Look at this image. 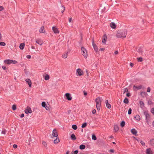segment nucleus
<instances>
[{
    "label": "nucleus",
    "instance_id": "37998d69",
    "mask_svg": "<svg viewBox=\"0 0 154 154\" xmlns=\"http://www.w3.org/2000/svg\"><path fill=\"white\" fill-rule=\"evenodd\" d=\"M12 108L13 110H15L16 109V106L15 105H13L12 106Z\"/></svg>",
    "mask_w": 154,
    "mask_h": 154
},
{
    "label": "nucleus",
    "instance_id": "2f4dec72",
    "mask_svg": "<svg viewBox=\"0 0 154 154\" xmlns=\"http://www.w3.org/2000/svg\"><path fill=\"white\" fill-rule=\"evenodd\" d=\"M72 128L74 130H76L77 129V127L76 125H73L72 126Z\"/></svg>",
    "mask_w": 154,
    "mask_h": 154
},
{
    "label": "nucleus",
    "instance_id": "c9c22d12",
    "mask_svg": "<svg viewBox=\"0 0 154 154\" xmlns=\"http://www.w3.org/2000/svg\"><path fill=\"white\" fill-rule=\"evenodd\" d=\"M92 139L94 140H97V138L95 135L94 134L92 135Z\"/></svg>",
    "mask_w": 154,
    "mask_h": 154
},
{
    "label": "nucleus",
    "instance_id": "39448f33",
    "mask_svg": "<svg viewBox=\"0 0 154 154\" xmlns=\"http://www.w3.org/2000/svg\"><path fill=\"white\" fill-rule=\"evenodd\" d=\"M144 114L146 116V120L147 123L148 122L150 121V117L149 114L147 112H144Z\"/></svg>",
    "mask_w": 154,
    "mask_h": 154
},
{
    "label": "nucleus",
    "instance_id": "9d476101",
    "mask_svg": "<svg viewBox=\"0 0 154 154\" xmlns=\"http://www.w3.org/2000/svg\"><path fill=\"white\" fill-rule=\"evenodd\" d=\"M92 45L95 51L97 52L98 51V48L97 47L94 43V41L93 40L92 42Z\"/></svg>",
    "mask_w": 154,
    "mask_h": 154
},
{
    "label": "nucleus",
    "instance_id": "052dcab7",
    "mask_svg": "<svg viewBox=\"0 0 154 154\" xmlns=\"http://www.w3.org/2000/svg\"><path fill=\"white\" fill-rule=\"evenodd\" d=\"M2 69L4 70H5L6 69V68L5 66H2Z\"/></svg>",
    "mask_w": 154,
    "mask_h": 154
},
{
    "label": "nucleus",
    "instance_id": "b1692460",
    "mask_svg": "<svg viewBox=\"0 0 154 154\" xmlns=\"http://www.w3.org/2000/svg\"><path fill=\"white\" fill-rule=\"evenodd\" d=\"M148 104L149 105H151L153 104V103L151 99H149L148 100Z\"/></svg>",
    "mask_w": 154,
    "mask_h": 154
},
{
    "label": "nucleus",
    "instance_id": "c85d7f7f",
    "mask_svg": "<svg viewBox=\"0 0 154 154\" xmlns=\"http://www.w3.org/2000/svg\"><path fill=\"white\" fill-rule=\"evenodd\" d=\"M85 146L84 145H81L80 146V149H85Z\"/></svg>",
    "mask_w": 154,
    "mask_h": 154
},
{
    "label": "nucleus",
    "instance_id": "5701e85b",
    "mask_svg": "<svg viewBox=\"0 0 154 154\" xmlns=\"http://www.w3.org/2000/svg\"><path fill=\"white\" fill-rule=\"evenodd\" d=\"M44 76V79L46 80H48L49 79V75H46L45 76Z\"/></svg>",
    "mask_w": 154,
    "mask_h": 154
},
{
    "label": "nucleus",
    "instance_id": "864d4df0",
    "mask_svg": "<svg viewBox=\"0 0 154 154\" xmlns=\"http://www.w3.org/2000/svg\"><path fill=\"white\" fill-rule=\"evenodd\" d=\"M3 7L2 6H0V11H2L3 9Z\"/></svg>",
    "mask_w": 154,
    "mask_h": 154
},
{
    "label": "nucleus",
    "instance_id": "0eeeda50",
    "mask_svg": "<svg viewBox=\"0 0 154 154\" xmlns=\"http://www.w3.org/2000/svg\"><path fill=\"white\" fill-rule=\"evenodd\" d=\"M65 96L66 97V99L68 100H71L72 99V97L71 96V94L69 93H66L65 94Z\"/></svg>",
    "mask_w": 154,
    "mask_h": 154
},
{
    "label": "nucleus",
    "instance_id": "e2e57ef3",
    "mask_svg": "<svg viewBox=\"0 0 154 154\" xmlns=\"http://www.w3.org/2000/svg\"><path fill=\"white\" fill-rule=\"evenodd\" d=\"M45 109L47 110H48V109H49V107H48L47 106H45Z\"/></svg>",
    "mask_w": 154,
    "mask_h": 154
},
{
    "label": "nucleus",
    "instance_id": "de8ad7c7",
    "mask_svg": "<svg viewBox=\"0 0 154 154\" xmlns=\"http://www.w3.org/2000/svg\"><path fill=\"white\" fill-rule=\"evenodd\" d=\"M131 132L132 134H135V129H133L131 130Z\"/></svg>",
    "mask_w": 154,
    "mask_h": 154
},
{
    "label": "nucleus",
    "instance_id": "f8f14e48",
    "mask_svg": "<svg viewBox=\"0 0 154 154\" xmlns=\"http://www.w3.org/2000/svg\"><path fill=\"white\" fill-rule=\"evenodd\" d=\"M146 153L147 154H153V152L151 150L150 148L147 149Z\"/></svg>",
    "mask_w": 154,
    "mask_h": 154
},
{
    "label": "nucleus",
    "instance_id": "e433bc0d",
    "mask_svg": "<svg viewBox=\"0 0 154 154\" xmlns=\"http://www.w3.org/2000/svg\"><path fill=\"white\" fill-rule=\"evenodd\" d=\"M59 141H60L59 139L57 138L56 139L54 140V143H58L59 142Z\"/></svg>",
    "mask_w": 154,
    "mask_h": 154
},
{
    "label": "nucleus",
    "instance_id": "a18cd8bd",
    "mask_svg": "<svg viewBox=\"0 0 154 154\" xmlns=\"http://www.w3.org/2000/svg\"><path fill=\"white\" fill-rule=\"evenodd\" d=\"M0 45L2 46H5V43L3 42H0Z\"/></svg>",
    "mask_w": 154,
    "mask_h": 154
},
{
    "label": "nucleus",
    "instance_id": "6e6d98bb",
    "mask_svg": "<svg viewBox=\"0 0 154 154\" xmlns=\"http://www.w3.org/2000/svg\"><path fill=\"white\" fill-rule=\"evenodd\" d=\"M26 57L28 59H30L31 57V56L30 55H27L26 56Z\"/></svg>",
    "mask_w": 154,
    "mask_h": 154
},
{
    "label": "nucleus",
    "instance_id": "1a4fd4ad",
    "mask_svg": "<svg viewBox=\"0 0 154 154\" xmlns=\"http://www.w3.org/2000/svg\"><path fill=\"white\" fill-rule=\"evenodd\" d=\"M76 72L79 75H83V72L80 69H78L76 70Z\"/></svg>",
    "mask_w": 154,
    "mask_h": 154
},
{
    "label": "nucleus",
    "instance_id": "603ef678",
    "mask_svg": "<svg viewBox=\"0 0 154 154\" xmlns=\"http://www.w3.org/2000/svg\"><path fill=\"white\" fill-rule=\"evenodd\" d=\"M118 51H116L114 53V55H116L118 54Z\"/></svg>",
    "mask_w": 154,
    "mask_h": 154
},
{
    "label": "nucleus",
    "instance_id": "9b49d317",
    "mask_svg": "<svg viewBox=\"0 0 154 154\" xmlns=\"http://www.w3.org/2000/svg\"><path fill=\"white\" fill-rule=\"evenodd\" d=\"M103 38L102 40V43L103 44H106V42L107 40L106 35L104 34L103 36Z\"/></svg>",
    "mask_w": 154,
    "mask_h": 154
},
{
    "label": "nucleus",
    "instance_id": "5fc2aeb1",
    "mask_svg": "<svg viewBox=\"0 0 154 154\" xmlns=\"http://www.w3.org/2000/svg\"><path fill=\"white\" fill-rule=\"evenodd\" d=\"M13 147L15 149L17 147V145L16 144H14L13 146Z\"/></svg>",
    "mask_w": 154,
    "mask_h": 154
},
{
    "label": "nucleus",
    "instance_id": "6e6552de",
    "mask_svg": "<svg viewBox=\"0 0 154 154\" xmlns=\"http://www.w3.org/2000/svg\"><path fill=\"white\" fill-rule=\"evenodd\" d=\"M52 29L54 33H59V31L58 29L55 26H53L52 27Z\"/></svg>",
    "mask_w": 154,
    "mask_h": 154
},
{
    "label": "nucleus",
    "instance_id": "69168bd1",
    "mask_svg": "<svg viewBox=\"0 0 154 154\" xmlns=\"http://www.w3.org/2000/svg\"><path fill=\"white\" fill-rule=\"evenodd\" d=\"M126 96H127V97H129L130 96V94L129 93H127V94H126Z\"/></svg>",
    "mask_w": 154,
    "mask_h": 154
},
{
    "label": "nucleus",
    "instance_id": "c756f323",
    "mask_svg": "<svg viewBox=\"0 0 154 154\" xmlns=\"http://www.w3.org/2000/svg\"><path fill=\"white\" fill-rule=\"evenodd\" d=\"M137 51L139 53H141L143 52L142 48H141L140 47L137 50Z\"/></svg>",
    "mask_w": 154,
    "mask_h": 154
},
{
    "label": "nucleus",
    "instance_id": "7c9ffc66",
    "mask_svg": "<svg viewBox=\"0 0 154 154\" xmlns=\"http://www.w3.org/2000/svg\"><path fill=\"white\" fill-rule=\"evenodd\" d=\"M6 130H5V129H3L2 130V134H6Z\"/></svg>",
    "mask_w": 154,
    "mask_h": 154
},
{
    "label": "nucleus",
    "instance_id": "8fccbe9b",
    "mask_svg": "<svg viewBox=\"0 0 154 154\" xmlns=\"http://www.w3.org/2000/svg\"><path fill=\"white\" fill-rule=\"evenodd\" d=\"M151 112L152 114H154V108L152 109L151 110Z\"/></svg>",
    "mask_w": 154,
    "mask_h": 154
},
{
    "label": "nucleus",
    "instance_id": "4be33fe9",
    "mask_svg": "<svg viewBox=\"0 0 154 154\" xmlns=\"http://www.w3.org/2000/svg\"><path fill=\"white\" fill-rule=\"evenodd\" d=\"M139 103L140 105V106L141 107L143 108L144 106V104L143 101H140L139 102Z\"/></svg>",
    "mask_w": 154,
    "mask_h": 154
},
{
    "label": "nucleus",
    "instance_id": "f3484780",
    "mask_svg": "<svg viewBox=\"0 0 154 154\" xmlns=\"http://www.w3.org/2000/svg\"><path fill=\"white\" fill-rule=\"evenodd\" d=\"M135 140H136L138 142L140 141V143H141V145L143 146H145V143L143 141L141 140H139L138 139H137L136 137H135Z\"/></svg>",
    "mask_w": 154,
    "mask_h": 154
},
{
    "label": "nucleus",
    "instance_id": "a211bd4d",
    "mask_svg": "<svg viewBox=\"0 0 154 154\" xmlns=\"http://www.w3.org/2000/svg\"><path fill=\"white\" fill-rule=\"evenodd\" d=\"M25 46V44L24 43H21L20 45V49L21 50H23Z\"/></svg>",
    "mask_w": 154,
    "mask_h": 154
},
{
    "label": "nucleus",
    "instance_id": "79ce46f5",
    "mask_svg": "<svg viewBox=\"0 0 154 154\" xmlns=\"http://www.w3.org/2000/svg\"><path fill=\"white\" fill-rule=\"evenodd\" d=\"M87 125V123L86 122L84 123L82 125V128H84Z\"/></svg>",
    "mask_w": 154,
    "mask_h": 154
},
{
    "label": "nucleus",
    "instance_id": "58836bf2",
    "mask_svg": "<svg viewBox=\"0 0 154 154\" xmlns=\"http://www.w3.org/2000/svg\"><path fill=\"white\" fill-rule=\"evenodd\" d=\"M124 93H125V92H127L128 91V89L127 88H125L122 90Z\"/></svg>",
    "mask_w": 154,
    "mask_h": 154
},
{
    "label": "nucleus",
    "instance_id": "2eb2a0df",
    "mask_svg": "<svg viewBox=\"0 0 154 154\" xmlns=\"http://www.w3.org/2000/svg\"><path fill=\"white\" fill-rule=\"evenodd\" d=\"M36 42L40 45H41L43 44V42L41 39H38L36 41Z\"/></svg>",
    "mask_w": 154,
    "mask_h": 154
},
{
    "label": "nucleus",
    "instance_id": "ddd939ff",
    "mask_svg": "<svg viewBox=\"0 0 154 154\" xmlns=\"http://www.w3.org/2000/svg\"><path fill=\"white\" fill-rule=\"evenodd\" d=\"M52 135L55 137H57V132L55 129H54L53 131Z\"/></svg>",
    "mask_w": 154,
    "mask_h": 154
},
{
    "label": "nucleus",
    "instance_id": "423d86ee",
    "mask_svg": "<svg viewBox=\"0 0 154 154\" xmlns=\"http://www.w3.org/2000/svg\"><path fill=\"white\" fill-rule=\"evenodd\" d=\"M25 112L26 114L29 113H31L32 112V111L30 108L29 106H27L25 110Z\"/></svg>",
    "mask_w": 154,
    "mask_h": 154
},
{
    "label": "nucleus",
    "instance_id": "20e7f679",
    "mask_svg": "<svg viewBox=\"0 0 154 154\" xmlns=\"http://www.w3.org/2000/svg\"><path fill=\"white\" fill-rule=\"evenodd\" d=\"M82 54L84 57L86 58L88 56L87 53L86 49L84 47H82L81 48Z\"/></svg>",
    "mask_w": 154,
    "mask_h": 154
},
{
    "label": "nucleus",
    "instance_id": "bb28decb",
    "mask_svg": "<svg viewBox=\"0 0 154 154\" xmlns=\"http://www.w3.org/2000/svg\"><path fill=\"white\" fill-rule=\"evenodd\" d=\"M135 119L137 120H140V116L138 115H136L135 116Z\"/></svg>",
    "mask_w": 154,
    "mask_h": 154
},
{
    "label": "nucleus",
    "instance_id": "6ab92c4d",
    "mask_svg": "<svg viewBox=\"0 0 154 154\" xmlns=\"http://www.w3.org/2000/svg\"><path fill=\"white\" fill-rule=\"evenodd\" d=\"M67 52H65L62 55V57L63 58H66L67 57Z\"/></svg>",
    "mask_w": 154,
    "mask_h": 154
},
{
    "label": "nucleus",
    "instance_id": "f704fd0d",
    "mask_svg": "<svg viewBox=\"0 0 154 154\" xmlns=\"http://www.w3.org/2000/svg\"><path fill=\"white\" fill-rule=\"evenodd\" d=\"M142 88V85H140L138 86H135V89H137L138 90L141 89Z\"/></svg>",
    "mask_w": 154,
    "mask_h": 154
},
{
    "label": "nucleus",
    "instance_id": "aec40b11",
    "mask_svg": "<svg viewBox=\"0 0 154 154\" xmlns=\"http://www.w3.org/2000/svg\"><path fill=\"white\" fill-rule=\"evenodd\" d=\"M146 93L145 92H142L140 93V95L143 97H144L146 96Z\"/></svg>",
    "mask_w": 154,
    "mask_h": 154
},
{
    "label": "nucleus",
    "instance_id": "a878e982",
    "mask_svg": "<svg viewBox=\"0 0 154 154\" xmlns=\"http://www.w3.org/2000/svg\"><path fill=\"white\" fill-rule=\"evenodd\" d=\"M71 138L72 140H75L76 139V137L74 134H72L71 135Z\"/></svg>",
    "mask_w": 154,
    "mask_h": 154
},
{
    "label": "nucleus",
    "instance_id": "393cba45",
    "mask_svg": "<svg viewBox=\"0 0 154 154\" xmlns=\"http://www.w3.org/2000/svg\"><path fill=\"white\" fill-rule=\"evenodd\" d=\"M114 128L115 130V131L116 132L117 131L119 130V128L118 126L117 125H115L114 126Z\"/></svg>",
    "mask_w": 154,
    "mask_h": 154
},
{
    "label": "nucleus",
    "instance_id": "a19ab883",
    "mask_svg": "<svg viewBox=\"0 0 154 154\" xmlns=\"http://www.w3.org/2000/svg\"><path fill=\"white\" fill-rule=\"evenodd\" d=\"M150 143L151 145H154V139H152L150 140Z\"/></svg>",
    "mask_w": 154,
    "mask_h": 154
},
{
    "label": "nucleus",
    "instance_id": "49530a36",
    "mask_svg": "<svg viewBox=\"0 0 154 154\" xmlns=\"http://www.w3.org/2000/svg\"><path fill=\"white\" fill-rule=\"evenodd\" d=\"M106 107L109 109H110L111 107L110 104L109 103L107 104H106Z\"/></svg>",
    "mask_w": 154,
    "mask_h": 154
},
{
    "label": "nucleus",
    "instance_id": "338daca9",
    "mask_svg": "<svg viewBox=\"0 0 154 154\" xmlns=\"http://www.w3.org/2000/svg\"><path fill=\"white\" fill-rule=\"evenodd\" d=\"M84 94L85 96H86L87 94V93L86 92H85V91L84 92Z\"/></svg>",
    "mask_w": 154,
    "mask_h": 154
},
{
    "label": "nucleus",
    "instance_id": "680f3d73",
    "mask_svg": "<svg viewBox=\"0 0 154 154\" xmlns=\"http://www.w3.org/2000/svg\"><path fill=\"white\" fill-rule=\"evenodd\" d=\"M62 12L63 13L64 11L65 10V8L64 7H62Z\"/></svg>",
    "mask_w": 154,
    "mask_h": 154
},
{
    "label": "nucleus",
    "instance_id": "13d9d810",
    "mask_svg": "<svg viewBox=\"0 0 154 154\" xmlns=\"http://www.w3.org/2000/svg\"><path fill=\"white\" fill-rule=\"evenodd\" d=\"M96 110L95 109H94L92 111V113L93 114H95L96 113Z\"/></svg>",
    "mask_w": 154,
    "mask_h": 154
},
{
    "label": "nucleus",
    "instance_id": "c03bdc74",
    "mask_svg": "<svg viewBox=\"0 0 154 154\" xmlns=\"http://www.w3.org/2000/svg\"><path fill=\"white\" fill-rule=\"evenodd\" d=\"M132 109H131L130 108L128 110V114L130 115L131 113Z\"/></svg>",
    "mask_w": 154,
    "mask_h": 154
},
{
    "label": "nucleus",
    "instance_id": "dca6fc26",
    "mask_svg": "<svg viewBox=\"0 0 154 154\" xmlns=\"http://www.w3.org/2000/svg\"><path fill=\"white\" fill-rule=\"evenodd\" d=\"M26 81L28 84L29 87H31L32 85V82L31 80L29 79H26Z\"/></svg>",
    "mask_w": 154,
    "mask_h": 154
},
{
    "label": "nucleus",
    "instance_id": "412c9836",
    "mask_svg": "<svg viewBox=\"0 0 154 154\" xmlns=\"http://www.w3.org/2000/svg\"><path fill=\"white\" fill-rule=\"evenodd\" d=\"M110 25L111 27L113 29H115L116 27L115 24L113 23H111L110 24Z\"/></svg>",
    "mask_w": 154,
    "mask_h": 154
},
{
    "label": "nucleus",
    "instance_id": "774afa93",
    "mask_svg": "<svg viewBox=\"0 0 154 154\" xmlns=\"http://www.w3.org/2000/svg\"><path fill=\"white\" fill-rule=\"evenodd\" d=\"M24 116V114H22L20 115V117H21V118H23V117Z\"/></svg>",
    "mask_w": 154,
    "mask_h": 154
},
{
    "label": "nucleus",
    "instance_id": "4c0bfd02",
    "mask_svg": "<svg viewBox=\"0 0 154 154\" xmlns=\"http://www.w3.org/2000/svg\"><path fill=\"white\" fill-rule=\"evenodd\" d=\"M125 124V122L124 121H122L121 123V126L122 127H123Z\"/></svg>",
    "mask_w": 154,
    "mask_h": 154
},
{
    "label": "nucleus",
    "instance_id": "3c124183",
    "mask_svg": "<svg viewBox=\"0 0 154 154\" xmlns=\"http://www.w3.org/2000/svg\"><path fill=\"white\" fill-rule=\"evenodd\" d=\"M109 152L110 153H113L114 152V150L113 149H111L109 150Z\"/></svg>",
    "mask_w": 154,
    "mask_h": 154
},
{
    "label": "nucleus",
    "instance_id": "4d7b16f0",
    "mask_svg": "<svg viewBox=\"0 0 154 154\" xmlns=\"http://www.w3.org/2000/svg\"><path fill=\"white\" fill-rule=\"evenodd\" d=\"M134 65V64L131 63H130V66L131 67H132Z\"/></svg>",
    "mask_w": 154,
    "mask_h": 154
},
{
    "label": "nucleus",
    "instance_id": "ea45409f",
    "mask_svg": "<svg viewBox=\"0 0 154 154\" xmlns=\"http://www.w3.org/2000/svg\"><path fill=\"white\" fill-rule=\"evenodd\" d=\"M42 106L44 107H45L46 106L45 103V102H43L42 103Z\"/></svg>",
    "mask_w": 154,
    "mask_h": 154
},
{
    "label": "nucleus",
    "instance_id": "0e129e2a",
    "mask_svg": "<svg viewBox=\"0 0 154 154\" xmlns=\"http://www.w3.org/2000/svg\"><path fill=\"white\" fill-rule=\"evenodd\" d=\"M72 18H69V23L71 22L72 21Z\"/></svg>",
    "mask_w": 154,
    "mask_h": 154
},
{
    "label": "nucleus",
    "instance_id": "f257e3e1",
    "mask_svg": "<svg viewBox=\"0 0 154 154\" xmlns=\"http://www.w3.org/2000/svg\"><path fill=\"white\" fill-rule=\"evenodd\" d=\"M126 35V31H119L117 32L116 37L117 38H125Z\"/></svg>",
    "mask_w": 154,
    "mask_h": 154
},
{
    "label": "nucleus",
    "instance_id": "cd10ccee",
    "mask_svg": "<svg viewBox=\"0 0 154 154\" xmlns=\"http://www.w3.org/2000/svg\"><path fill=\"white\" fill-rule=\"evenodd\" d=\"M124 103L126 104H127L128 103V100L127 98H125L124 100Z\"/></svg>",
    "mask_w": 154,
    "mask_h": 154
},
{
    "label": "nucleus",
    "instance_id": "bf43d9fd",
    "mask_svg": "<svg viewBox=\"0 0 154 154\" xmlns=\"http://www.w3.org/2000/svg\"><path fill=\"white\" fill-rule=\"evenodd\" d=\"M78 151L76 150H75V151L74 152V154H77V153H78Z\"/></svg>",
    "mask_w": 154,
    "mask_h": 154
},
{
    "label": "nucleus",
    "instance_id": "72a5a7b5",
    "mask_svg": "<svg viewBox=\"0 0 154 154\" xmlns=\"http://www.w3.org/2000/svg\"><path fill=\"white\" fill-rule=\"evenodd\" d=\"M42 145L44 146L45 147H46L47 146V144L43 140L42 141Z\"/></svg>",
    "mask_w": 154,
    "mask_h": 154
},
{
    "label": "nucleus",
    "instance_id": "7ed1b4c3",
    "mask_svg": "<svg viewBox=\"0 0 154 154\" xmlns=\"http://www.w3.org/2000/svg\"><path fill=\"white\" fill-rule=\"evenodd\" d=\"M4 62L5 63L8 65H9L11 63L16 64L17 63V62L16 60L9 59L4 60Z\"/></svg>",
    "mask_w": 154,
    "mask_h": 154
},
{
    "label": "nucleus",
    "instance_id": "09e8293b",
    "mask_svg": "<svg viewBox=\"0 0 154 154\" xmlns=\"http://www.w3.org/2000/svg\"><path fill=\"white\" fill-rule=\"evenodd\" d=\"M150 88L149 87H148L147 89V91L148 92H149L150 91Z\"/></svg>",
    "mask_w": 154,
    "mask_h": 154
},
{
    "label": "nucleus",
    "instance_id": "4468645a",
    "mask_svg": "<svg viewBox=\"0 0 154 154\" xmlns=\"http://www.w3.org/2000/svg\"><path fill=\"white\" fill-rule=\"evenodd\" d=\"M39 32L41 33H44L45 32V30L44 29V26H42L41 27L39 30Z\"/></svg>",
    "mask_w": 154,
    "mask_h": 154
},
{
    "label": "nucleus",
    "instance_id": "f03ea898",
    "mask_svg": "<svg viewBox=\"0 0 154 154\" xmlns=\"http://www.w3.org/2000/svg\"><path fill=\"white\" fill-rule=\"evenodd\" d=\"M102 102L101 98L100 97H98L95 100L96 106L98 110H99L100 108L101 103Z\"/></svg>",
    "mask_w": 154,
    "mask_h": 154
},
{
    "label": "nucleus",
    "instance_id": "473e14b6",
    "mask_svg": "<svg viewBox=\"0 0 154 154\" xmlns=\"http://www.w3.org/2000/svg\"><path fill=\"white\" fill-rule=\"evenodd\" d=\"M137 60L138 62H141L143 61V58L141 57H140L137 58Z\"/></svg>",
    "mask_w": 154,
    "mask_h": 154
}]
</instances>
